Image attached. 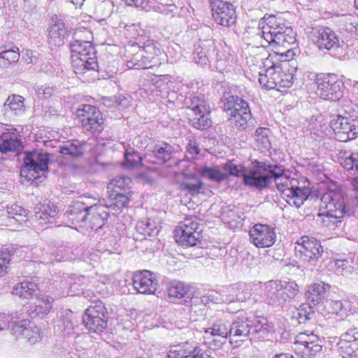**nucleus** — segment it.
Segmentation results:
<instances>
[{"instance_id":"obj_61","label":"nucleus","mask_w":358,"mask_h":358,"mask_svg":"<svg viewBox=\"0 0 358 358\" xmlns=\"http://www.w3.org/2000/svg\"><path fill=\"white\" fill-rule=\"evenodd\" d=\"M321 341L317 335L311 332L310 334H307L306 332L299 333L296 336V344L301 345L303 344H308L309 342L312 341Z\"/></svg>"},{"instance_id":"obj_27","label":"nucleus","mask_w":358,"mask_h":358,"mask_svg":"<svg viewBox=\"0 0 358 358\" xmlns=\"http://www.w3.org/2000/svg\"><path fill=\"white\" fill-rule=\"evenodd\" d=\"M54 23L49 27L48 44L51 47H59L63 45V40L65 38L67 30L64 22L58 19H52Z\"/></svg>"},{"instance_id":"obj_17","label":"nucleus","mask_w":358,"mask_h":358,"mask_svg":"<svg viewBox=\"0 0 358 358\" xmlns=\"http://www.w3.org/2000/svg\"><path fill=\"white\" fill-rule=\"evenodd\" d=\"M338 347L343 358H358V328L350 327L342 334Z\"/></svg>"},{"instance_id":"obj_34","label":"nucleus","mask_w":358,"mask_h":358,"mask_svg":"<svg viewBox=\"0 0 358 358\" xmlns=\"http://www.w3.org/2000/svg\"><path fill=\"white\" fill-rule=\"evenodd\" d=\"M327 287L324 283H315L308 287L306 296L308 304L316 306L323 302L327 297Z\"/></svg>"},{"instance_id":"obj_4","label":"nucleus","mask_w":358,"mask_h":358,"mask_svg":"<svg viewBox=\"0 0 358 358\" xmlns=\"http://www.w3.org/2000/svg\"><path fill=\"white\" fill-rule=\"evenodd\" d=\"M312 41L320 50H334L340 59L349 58L350 53H352V43L345 44L342 41L341 45L337 34L327 27H319L313 29L312 32Z\"/></svg>"},{"instance_id":"obj_30","label":"nucleus","mask_w":358,"mask_h":358,"mask_svg":"<svg viewBox=\"0 0 358 358\" xmlns=\"http://www.w3.org/2000/svg\"><path fill=\"white\" fill-rule=\"evenodd\" d=\"M310 189L306 187L297 186L294 189L286 190L283 199L290 206L300 208L310 195Z\"/></svg>"},{"instance_id":"obj_39","label":"nucleus","mask_w":358,"mask_h":358,"mask_svg":"<svg viewBox=\"0 0 358 358\" xmlns=\"http://www.w3.org/2000/svg\"><path fill=\"white\" fill-rule=\"evenodd\" d=\"M206 334H210L213 336L220 337L222 341L214 339L215 345L217 347L221 346L225 343L227 336H229V329L222 321H217L211 327L206 329Z\"/></svg>"},{"instance_id":"obj_8","label":"nucleus","mask_w":358,"mask_h":358,"mask_svg":"<svg viewBox=\"0 0 358 358\" xmlns=\"http://www.w3.org/2000/svg\"><path fill=\"white\" fill-rule=\"evenodd\" d=\"M295 256L303 264L315 266L323 252L319 241L313 237L302 236L295 243Z\"/></svg>"},{"instance_id":"obj_55","label":"nucleus","mask_w":358,"mask_h":358,"mask_svg":"<svg viewBox=\"0 0 358 358\" xmlns=\"http://www.w3.org/2000/svg\"><path fill=\"white\" fill-rule=\"evenodd\" d=\"M223 169L229 176L241 177L243 179L247 168L242 164H235L233 161H229L224 164Z\"/></svg>"},{"instance_id":"obj_31","label":"nucleus","mask_w":358,"mask_h":358,"mask_svg":"<svg viewBox=\"0 0 358 358\" xmlns=\"http://www.w3.org/2000/svg\"><path fill=\"white\" fill-rule=\"evenodd\" d=\"M184 104L193 115L196 113H210V106L201 94H190L185 97Z\"/></svg>"},{"instance_id":"obj_15","label":"nucleus","mask_w":358,"mask_h":358,"mask_svg":"<svg viewBox=\"0 0 358 358\" xmlns=\"http://www.w3.org/2000/svg\"><path fill=\"white\" fill-rule=\"evenodd\" d=\"M321 208L330 213L343 218L346 215V205L343 193L339 189H329L321 198Z\"/></svg>"},{"instance_id":"obj_62","label":"nucleus","mask_w":358,"mask_h":358,"mask_svg":"<svg viewBox=\"0 0 358 358\" xmlns=\"http://www.w3.org/2000/svg\"><path fill=\"white\" fill-rule=\"evenodd\" d=\"M345 205L346 215L349 217L355 215L356 210L358 208V195L357 193L345 201Z\"/></svg>"},{"instance_id":"obj_14","label":"nucleus","mask_w":358,"mask_h":358,"mask_svg":"<svg viewBox=\"0 0 358 358\" xmlns=\"http://www.w3.org/2000/svg\"><path fill=\"white\" fill-rule=\"evenodd\" d=\"M210 2L213 17L218 24L229 27L235 24L236 15L233 4L224 0H210Z\"/></svg>"},{"instance_id":"obj_59","label":"nucleus","mask_w":358,"mask_h":358,"mask_svg":"<svg viewBox=\"0 0 358 358\" xmlns=\"http://www.w3.org/2000/svg\"><path fill=\"white\" fill-rule=\"evenodd\" d=\"M192 59L195 63L201 66L206 65L208 62L206 52L203 51V48L200 45L194 46V50L192 54Z\"/></svg>"},{"instance_id":"obj_49","label":"nucleus","mask_w":358,"mask_h":358,"mask_svg":"<svg viewBox=\"0 0 358 358\" xmlns=\"http://www.w3.org/2000/svg\"><path fill=\"white\" fill-rule=\"evenodd\" d=\"M210 113H196L194 117L189 118L192 126L199 130H206L212 126L213 122L210 117Z\"/></svg>"},{"instance_id":"obj_52","label":"nucleus","mask_w":358,"mask_h":358,"mask_svg":"<svg viewBox=\"0 0 358 358\" xmlns=\"http://www.w3.org/2000/svg\"><path fill=\"white\" fill-rule=\"evenodd\" d=\"M152 9L159 13L174 16L177 10V6L173 3L172 0H164L163 1L157 2L152 6Z\"/></svg>"},{"instance_id":"obj_1","label":"nucleus","mask_w":358,"mask_h":358,"mask_svg":"<svg viewBox=\"0 0 358 358\" xmlns=\"http://www.w3.org/2000/svg\"><path fill=\"white\" fill-rule=\"evenodd\" d=\"M259 26L262 30L258 34L269 44L287 48L296 42V34L292 28L286 25L285 20L280 17L266 14L260 20Z\"/></svg>"},{"instance_id":"obj_20","label":"nucleus","mask_w":358,"mask_h":358,"mask_svg":"<svg viewBox=\"0 0 358 358\" xmlns=\"http://www.w3.org/2000/svg\"><path fill=\"white\" fill-rule=\"evenodd\" d=\"M85 228L98 230L102 228L108 221L110 213L101 201L98 203H90Z\"/></svg>"},{"instance_id":"obj_25","label":"nucleus","mask_w":358,"mask_h":358,"mask_svg":"<svg viewBox=\"0 0 358 358\" xmlns=\"http://www.w3.org/2000/svg\"><path fill=\"white\" fill-rule=\"evenodd\" d=\"M327 305L331 308L332 313L342 318L338 323L339 327H348L350 320H346L352 314V303L348 300L329 301Z\"/></svg>"},{"instance_id":"obj_35","label":"nucleus","mask_w":358,"mask_h":358,"mask_svg":"<svg viewBox=\"0 0 358 358\" xmlns=\"http://www.w3.org/2000/svg\"><path fill=\"white\" fill-rule=\"evenodd\" d=\"M160 229V223L152 218L138 221L136 226L137 233L143 235L145 238L147 236H156L159 234Z\"/></svg>"},{"instance_id":"obj_45","label":"nucleus","mask_w":358,"mask_h":358,"mask_svg":"<svg viewBox=\"0 0 358 358\" xmlns=\"http://www.w3.org/2000/svg\"><path fill=\"white\" fill-rule=\"evenodd\" d=\"M317 221L324 227L334 228L341 226L342 223V217L330 213L328 210L321 208L317 215Z\"/></svg>"},{"instance_id":"obj_18","label":"nucleus","mask_w":358,"mask_h":358,"mask_svg":"<svg viewBox=\"0 0 358 358\" xmlns=\"http://www.w3.org/2000/svg\"><path fill=\"white\" fill-rule=\"evenodd\" d=\"M90 204V198L80 197L68 207L65 215L72 224L80 227L86 226L88 215V208Z\"/></svg>"},{"instance_id":"obj_2","label":"nucleus","mask_w":358,"mask_h":358,"mask_svg":"<svg viewBox=\"0 0 358 358\" xmlns=\"http://www.w3.org/2000/svg\"><path fill=\"white\" fill-rule=\"evenodd\" d=\"M269 333V326L265 318L238 316L231 322L229 328V336L241 341L246 338L250 340L264 339Z\"/></svg>"},{"instance_id":"obj_40","label":"nucleus","mask_w":358,"mask_h":358,"mask_svg":"<svg viewBox=\"0 0 358 358\" xmlns=\"http://www.w3.org/2000/svg\"><path fill=\"white\" fill-rule=\"evenodd\" d=\"M59 152L66 158H77L84 154L85 145L78 141H67L59 147Z\"/></svg>"},{"instance_id":"obj_64","label":"nucleus","mask_w":358,"mask_h":358,"mask_svg":"<svg viewBox=\"0 0 358 358\" xmlns=\"http://www.w3.org/2000/svg\"><path fill=\"white\" fill-rule=\"evenodd\" d=\"M192 358H213L209 350H204L198 346L192 345Z\"/></svg>"},{"instance_id":"obj_42","label":"nucleus","mask_w":358,"mask_h":358,"mask_svg":"<svg viewBox=\"0 0 358 358\" xmlns=\"http://www.w3.org/2000/svg\"><path fill=\"white\" fill-rule=\"evenodd\" d=\"M3 106L6 111L10 110L15 115H20L25 110L24 98L19 94H10L8 96Z\"/></svg>"},{"instance_id":"obj_46","label":"nucleus","mask_w":358,"mask_h":358,"mask_svg":"<svg viewBox=\"0 0 358 358\" xmlns=\"http://www.w3.org/2000/svg\"><path fill=\"white\" fill-rule=\"evenodd\" d=\"M18 50L19 49L16 47L9 50L0 48V66L7 68L15 64L20 58Z\"/></svg>"},{"instance_id":"obj_58","label":"nucleus","mask_w":358,"mask_h":358,"mask_svg":"<svg viewBox=\"0 0 358 358\" xmlns=\"http://www.w3.org/2000/svg\"><path fill=\"white\" fill-rule=\"evenodd\" d=\"M203 182L196 180V182L192 183L190 182H182L180 183V189L184 191H187L189 194L192 195L198 194L203 187Z\"/></svg>"},{"instance_id":"obj_24","label":"nucleus","mask_w":358,"mask_h":358,"mask_svg":"<svg viewBox=\"0 0 358 358\" xmlns=\"http://www.w3.org/2000/svg\"><path fill=\"white\" fill-rule=\"evenodd\" d=\"M34 215L41 224L52 223L58 214L57 206L48 199H45L34 207Z\"/></svg>"},{"instance_id":"obj_13","label":"nucleus","mask_w":358,"mask_h":358,"mask_svg":"<svg viewBox=\"0 0 358 358\" xmlns=\"http://www.w3.org/2000/svg\"><path fill=\"white\" fill-rule=\"evenodd\" d=\"M270 169H271V164L257 162L252 167L247 168L243 179V183L257 189L267 187Z\"/></svg>"},{"instance_id":"obj_53","label":"nucleus","mask_w":358,"mask_h":358,"mask_svg":"<svg viewBox=\"0 0 358 358\" xmlns=\"http://www.w3.org/2000/svg\"><path fill=\"white\" fill-rule=\"evenodd\" d=\"M270 130L266 127H258L254 135L255 142L259 148L268 149L270 147L268 134Z\"/></svg>"},{"instance_id":"obj_5","label":"nucleus","mask_w":358,"mask_h":358,"mask_svg":"<svg viewBox=\"0 0 358 358\" xmlns=\"http://www.w3.org/2000/svg\"><path fill=\"white\" fill-rule=\"evenodd\" d=\"M50 155L41 150H34L27 153L20 176L28 182H41V178L48 171Z\"/></svg>"},{"instance_id":"obj_51","label":"nucleus","mask_w":358,"mask_h":358,"mask_svg":"<svg viewBox=\"0 0 358 358\" xmlns=\"http://www.w3.org/2000/svg\"><path fill=\"white\" fill-rule=\"evenodd\" d=\"M202 177L214 182H222L228 178L227 173H222L215 167H205L201 171Z\"/></svg>"},{"instance_id":"obj_19","label":"nucleus","mask_w":358,"mask_h":358,"mask_svg":"<svg viewBox=\"0 0 358 358\" xmlns=\"http://www.w3.org/2000/svg\"><path fill=\"white\" fill-rule=\"evenodd\" d=\"M289 63L285 62L280 65H272L268 69V75L270 76L269 83H273L274 87H290L294 83L293 71H289Z\"/></svg>"},{"instance_id":"obj_11","label":"nucleus","mask_w":358,"mask_h":358,"mask_svg":"<svg viewBox=\"0 0 358 358\" xmlns=\"http://www.w3.org/2000/svg\"><path fill=\"white\" fill-rule=\"evenodd\" d=\"M316 94L322 99L331 101H339L343 97L344 85L334 75H327L317 78Z\"/></svg>"},{"instance_id":"obj_26","label":"nucleus","mask_w":358,"mask_h":358,"mask_svg":"<svg viewBox=\"0 0 358 358\" xmlns=\"http://www.w3.org/2000/svg\"><path fill=\"white\" fill-rule=\"evenodd\" d=\"M338 162L347 173L352 186L353 180L358 178V152H345L343 156L338 157Z\"/></svg>"},{"instance_id":"obj_38","label":"nucleus","mask_w":358,"mask_h":358,"mask_svg":"<svg viewBox=\"0 0 358 358\" xmlns=\"http://www.w3.org/2000/svg\"><path fill=\"white\" fill-rule=\"evenodd\" d=\"M13 293L20 298L29 299L38 296L39 289L33 282L23 281L14 287Z\"/></svg>"},{"instance_id":"obj_37","label":"nucleus","mask_w":358,"mask_h":358,"mask_svg":"<svg viewBox=\"0 0 358 358\" xmlns=\"http://www.w3.org/2000/svg\"><path fill=\"white\" fill-rule=\"evenodd\" d=\"M221 217L223 220L228 223L236 222L238 224H241L245 218L242 209L234 205L222 206L221 208Z\"/></svg>"},{"instance_id":"obj_33","label":"nucleus","mask_w":358,"mask_h":358,"mask_svg":"<svg viewBox=\"0 0 358 358\" xmlns=\"http://www.w3.org/2000/svg\"><path fill=\"white\" fill-rule=\"evenodd\" d=\"M130 194L125 193L113 192L110 199L102 203L107 210H110L113 215L119 214L123 208H125L129 203Z\"/></svg>"},{"instance_id":"obj_50","label":"nucleus","mask_w":358,"mask_h":358,"mask_svg":"<svg viewBox=\"0 0 358 358\" xmlns=\"http://www.w3.org/2000/svg\"><path fill=\"white\" fill-rule=\"evenodd\" d=\"M273 179L278 191H281L286 179L289 176L284 173V170L277 164H271V169L269 170L268 173V183L271 179Z\"/></svg>"},{"instance_id":"obj_48","label":"nucleus","mask_w":358,"mask_h":358,"mask_svg":"<svg viewBox=\"0 0 358 358\" xmlns=\"http://www.w3.org/2000/svg\"><path fill=\"white\" fill-rule=\"evenodd\" d=\"M166 358H192V345L188 342L174 345L169 350Z\"/></svg>"},{"instance_id":"obj_22","label":"nucleus","mask_w":358,"mask_h":358,"mask_svg":"<svg viewBox=\"0 0 358 358\" xmlns=\"http://www.w3.org/2000/svg\"><path fill=\"white\" fill-rule=\"evenodd\" d=\"M71 63L73 71L78 76H83L87 72L98 71L99 65L96 54L90 56V53L81 55H71Z\"/></svg>"},{"instance_id":"obj_3","label":"nucleus","mask_w":358,"mask_h":358,"mask_svg":"<svg viewBox=\"0 0 358 358\" xmlns=\"http://www.w3.org/2000/svg\"><path fill=\"white\" fill-rule=\"evenodd\" d=\"M299 292L294 280H268L260 286L262 299L269 305L282 306Z\"/></svg>"},{"instance_id":"obj_21","label":"nucleus","mask_w":358,"mask_h":358,"mask_svg":"<svg viewBox=\"0 0 358 358\" xmlns=\"http://www.w3.org/2000/svg\"><path fill=\"white\" fill-rule=\"evenodd\" d=\"M133 285L138 293L149 294L155 292L158 282L152 273L148 270H143L134 274Z\"/></svg>"},{"instance_id":"obj_6","label":"nucleus","mask_w":358,"mask_h":358,"mask_svg":"<svg viewBox=\"0 0 358 358\" xmlns=\"http://www.w3.org/2000/svg\"><path fill=\"white\" fill-rule=\"evenodd\" d=\"M109 314L105 304L101 301H94L85 310L83 315V323L92 334H101L108 326Z\"/></svg>"},{"instance_id":"obj_12","label":"nucleus","mask_w":358,"mask_h":358,"mask_svg":"<svg viewBox=\"0 0 358 358\" xmlns=\"http://www.w3.org/2000/svg\"><path fill=\"white\" fill-rule=\"evenodd\" d=\"M330 124L339 141L347 142L358 136L357 120L337 115L331 120Z\"/></svg>"},{"instance_id":"obj_56","label":"nucleus","mask_w":358,"mask_h":358,"mask_svg":"<svg viewBox=\"0 0 358 358\" xmlns=\"http://www.w3.org/2000/svg\"><path fill=\"white\" fill-rule=\"evenodd\" d=\"M7 213L9 217L14 219L17 222L24 221L27 215V210L17 204H13L7 207Z\"/></svg>"},{"instance_id":"obj_16","label":"nucleus","mask_w":358,"mask_h":358,"mask_svg":"<svg viewBox=\"0 0 358 358\" xmlns=\"http://www.w3.org/2000/svg\"><path fill=\"white\" fill-rule=\"evenodd\" d=\"M249 234L251 242L257 248L271 247L275 242V229L267 224H255Z\"/></svg>"},{"instance_id":"obj_63","label":"nucleus","mask_w":358,"mask_h":358,"mask_svg":"<svg viewBox=\"0 0 358 358\" xmlns=\"http://www.w3.org/2000/svg\"><path fill=\"white\" fill-rule=\"evenodd\" d=\"M59 327L66 334H71L73 332L74 324L68 317H64L59 324Z\"/></svg>"},{"instance_id":"obj_43","label":"nucleus","mask_w":358,"mask_h":358,"mask_svg":"<svg viewBox=\"0 0 358 358\" xmlns=\"http://www.w3.org/2000/svg\"><path fill=\"white\" fill-rule=\"evenodd\" d=\"M131 180L129 176H116L109 182L108 189H111L113 192L125 193L131 195Z\"/></svg>"},{"instance_id":"obj_36","label":"nucleus","mask_w":358,"mask_h":358,"mask_svg":"<svg viewBox=\"0 0 358 358\" xmlns=\"http://www.w3.org/2000/svg\"><path fill=\"white\" fill-rule=\"evenodd\" d=\"M145 155L142 157L139 152L135 150L128 151L124 152V159L122 162L123 166L127 169H135L141 166L148 170H153V168L150 166L149 162L144 160Z\"/></svg>"},{"instance_id":"obj_10","label":"nucleus","mask_w":358,"mask_h":358,"mask_svg":"<svg viewBox=\"0 0 358 358\" xmlns=\"http://www.w3.org/2000/svg\"><path fill=\"white\" fill-rule=\"evenodd\" d=\"M176 152V148L173 145L162 141L157 144L147 146L144 160L149 162V164H166L171 166L173 155Z\"/></svg>"},{"instance_id":"obj_47","label":"nucleus","mask_w":358,"mask_h":358,"mask_svg":"<svg viewBox=\"0 0 358 358\" xmlns=\"http://www.w3.org/2000/svg\"><path fill=\"white\" fill-rule=\"evenodd\" d=\"M71 55H81L85 53H90V56L96 54V50L90 41L83 40H75L71 45Z\"/></svg>"},{"instance_id":"obj_41","label":"nucleus","mask_w":358,"mask_h":358,"mask_svg":"<svg viewBox=\"0 0 358 358\" xmlns=\"http://www.w3.org/2000/svg\"><path fill=\"white\" fill-rule=\"evenodd\" d=\"M315 313L313 306L308 303H303L292 312V320L298 324H305L315 317Z\"/></svg>"},{"instance_id":"obj_44","label":"nucleus","mask_w":358,"mask_h":358,"mask_svg":"<svg viewBox=\"0 0 358 358\" xmlns=\"http://www.w3.org/2000/svg\"><path fill=\"white\" fill-rule=\"evenodd\" d=\"M338 28L341 34H348L351 36H357L358 33V23L352 15L343 16L338 21Z\"/></svg>"},{"instance_id":"obj_9","label":"nucleus","mask_w":358,"mask_h":358,"mask_svg":"<svg viewBox=\"0 0 358 358\" xmlns=\"http://www.w3.org/2000/svg\"><path fill=\"white\" fill-rule=\"evenodd\" d=\"M76 115L78 122L85 130L95 134L103 129V115L96 106L90 104H80L76 110Z\"/></svg>"},{"instance_id":"obj_60","label":"nucleus","mask_w":358,"mask_h":358,"mask_svg":"<svg viewBox=\"0 0 358 358\" xmlns=\"http://www.w3.org/2000/svg\"><path fill=\"white\" fill-rule=\"evenodd\" d=\"M57 90L56 87L52 86H37L36 88V93L38 99H47L53 96L57 92Z\"/></svg>"},{"instance_id":"obj_23","label":"nucleus","mask_w":358,"mask_h":358,"mask_svg":"<svg viewBox=\"0 0 358 358\" xmlns=\"http://www.w3.org/2000/svg\"><path fill=\"white\" fill-rule=\"evenodd\" d=\"M22 148L21 136L16 129H6L0 136V152L1 153L13 152Z\"/></svg>"},{"instance_id":"obj_28","label":"nucleus","mask_w":358,"mask_h":358,"mask_svg":"<svg viewBox=\"0 0 358 358\" xmlns=\"http://www.w3.org/2000/svg\"><path fill=\"white\" fill-rule=\"evenodd\" d=\"M229 120L239 131L250 132L255 127L257 123L255 119L252 117L251 110L244 111L241 113L232 115Z\"/></svg>"},{"instance_id":"obj_7","label":"nucleus","mask_w":358,"mask_h":358,"mask_svg":"<svg viewBox=\"0 0 358 358\" xmlns=\"http://www.w3.org/2000/svg\"><path fill=\"white\" fill-rule=\"evenodd\" d=\"M202 229L199 222L187 219L174 231V239L182 248L199 247L202 245Z\"/></svg>"},{"instance_id":"obj_54","label":"nucleus","mask_w":358,"mask_h":358,"mask_svg":"<svg viewBox=\"0 0 358 358\" xmlns=\"http://www.w3.org/2000/svg\"><path fill=\"white\" fill-rule=\"evenodd\" d=\"M322 341H312L308 344H303L299 345L303 358H311L315 357L317 353L322 350Z\"/></svg>"},{"instance_id":"obj_32","label":"nucleus","mask_w":358,"mask_h":358,"mask_svg":"<svg viewBox=\"0 0 358 358\" xmlns=\"http://www.w3.org/2000/svg\"><path fill=\"white\" fill-rule=\"evenodd\" d=\"M224 110L230 117L232 115L250 110L249 103L245 99L238 96H229L224 98Z\"/></svg>"},{"instance_id":"obj_29","label":"nucleus","mask_w":358,"mask_h":358,"mask_svg":"<svg viewBox=\"0 0 358 358\" xmlns=\"http://www.w3.org/2000/svg\"><path fill=\"white\" fill-rule=\"evenodd\" d=\"M167 292L171 302L184 299V302L187 303L192 299L189 286L182 282H172L167 288Z\"/></svg>"},{"instance_id":"obj_57","label":"nucleus","mask_w":358,"mask_h":358,"mask_svg":"<svg viewBox=\"0 0 358 358\" xmlns=\"http://www.w3.org/2000/svg\"><path fill=\"white\" fill-rule=\"evenodd\" d=\"M143 53L144 52H141L138 49V50L132 55V57L127 62V66L129 69H144L146 64L143 63V61H142Z\"/></svg>"}]
</instances>
